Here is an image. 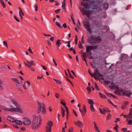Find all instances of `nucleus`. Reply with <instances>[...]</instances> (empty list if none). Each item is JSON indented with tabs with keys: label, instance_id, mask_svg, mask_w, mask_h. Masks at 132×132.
I'll use <instances>...</instances> for the list:
<instances>
[{
	"label": "nucleus",
	"instance_id": "1",
	"mask_svg": "<svg viewBox=\"0 0 132 132\" xmlns=\"http://www.w3.org/2000/svg\"><path fill=\"white\" fill-rule=\"evenodd\" d=\"M83 2H81V5L83 6L85 9H87L89 8V6L91 5H92V9L97 10V6L94 4V5H92L93 4V3H95L94 1L93 0H82Z\"/></svg>",
	"mask_w": 132,
	"mask_h": 132
},
{
	"label": "nucleus",
	"instance_id": "2",
	"mask_svg": "<svg viewBox=\"0 0 132 132\" xmlns=\"http://www.w3.org/2000/svg\"><path fill=\"white\" fill-rule=\"evenodd\" d=\"M102 39L100 36L96 37L93 36H90L88 38L87 42L92 46L94 45L97 43H100L99 41H101Z\"/></svg>",
	"mask_w": 132,
	"mask_h": 132
},
{
	"label": "nucleus",
	"instance_id": "3",
	"mask_svg": "<svg viewBox=\"0 0 132 132\" xmlns=\"http://www.w3.org/2000/svg\"><path fill=\"white\" fill-rule=\"evenodd\" d=\"M98 47L96 45L95 46H86V52L87 53V55L89 59H92L93 57L92 56V53L91 51L93 49H96Z\"/></svg>",
	"mask_w": 132,
	"mask_h": 132
},
{
	"label": "nucleus",
	"instance_id": "4",
	"mask_svg": "<svg viewBox=\"0 0 132 132\" xmlns=\"http://www.w3.org/2000/svg\"><path fill=\"white\" fill-rule=\"evenodd\" d=\"M38 106L37 112L38 113H39L41 111V109L42 107V109L41 111V113L43 114H45L46 113V111L45 108V105L43 103H40L38 102Z\"/></svg>",
	"mask_w": 132,
	"mask_h": 132
},
{
	"label": "nucleus",
	"instance_id": "5",
	"mask_svg": "<svg viewBox=\"0 0 132 132\" xmlns=\"http://www.w3.org/2000/svg\"><path fill=\"white\" fill-rule=\"evenodd\" d=\"M53 125V122L52 121L49 120L47 122V126L45 127L46 132H51Z\"/></svg>",
	"mask_w": 132,
	"mask_h": 132
},
{
	"label": "nucleus",
	"instance_id": "6",
	"mask_svg": "<svg viewBox=\"0 0 132 132\" xmlns=\"http://www.w3.org/2000/svg\"><path fill=\"white\" fill-rule=\"evenodd\" d=\"M27 63V67L30 69L32 71H35V69L31 66H35L36 64L34 63L33 60H31L30 61H26Z\"/></svg>",
	"mask_w": 132,
	"mask_h": 132
},
{
	"label": "nucleus",
	"instance_id": "7",
	"mask_svg": "<svg viewBox=\"0 0 132 132\" xmlns=\"http://www.w3.org/2000/svg\"><path fill=\"white\" fill-rule=\"evenodd\" d=\"M40 127L38 123L31 122V127L32 130H38Z\"/></svg>",
	"mask_w": 132,
	"mask_h": 132
},
{
	"label": "nucleus",
	"instance_id": "8",
	"mask_svg": "<svg viewBox=\"0 0 132 132\" xmlns=\"http://www.w3.org/2000/svg\"><path fill=\"white\" fill-rule=\"evenodd\" d=\"M84 27L86 28L87 30L90 33H91V29L90 27V25L89 22L87 21H84Z\"/></svg>",
	"mask_w": 132,
	"mask_h": 132
},
{
	"label": "nucleus",
	"instance_id": "9",
	"mask_svg": "<svg viewBox=\"0 0 132 132\" xmlns=\"http://www.w3.org/2000/svg\"><path fill=\"white\" fill-rule=\"evenodd\" d=\"M132 94L130 90H123L122 95V96H126L129 97Z\"/></svg>",
	"mask_w": 132,
	"mask_h": 132
},
{
	"label": "nucleus",
	"instance_id": "10",
	"mask_svg": "<svg viewBox=\"0 0 132 132\" xmlns=\"http://www.w3.org/2000/svg\"><path fill=\"white\" fill-rule=\"evenodd\" d=\"M82 11L84 12V15H87L88 17H90L89 15L92 12V11L90 10H85L84 8L82 9Z\"/></svg>",
	"mask_w": 132,
	"mask_h": 132
},
{
	"label": "nucleus",
	"instance_id": "11",
	"mask_svg": "<svg viewBox=\"0 0 132 132\" xmlns=\"http://www.w3.org/2000/svg\"><path fill=\"white\" fill-rule=\"evenodd\" d=\"M23 123L26 126H28L30 124L31 121L29 119L26 118H24Z\"/></svg>",
	"mask_w": 132,
	"mask_h": 132
},
{
	"label": "nucleus",
	"instance_id": "12",
	"mask_svg": "<svg viewBox=\"0 0 132 132\" xmlns=\"http://www.w3.org/2000/svg\"><path fill=\"white\" fill-rule=\"evenodd\" d=\"M81 55L82 60L85 62L86 65L87 66V63L86 60V59L87 58V56L86 55V53H82V54H81Z\"/></svg>",
	"mask_w": 132,
	"mask_h": 132
},
{
	"label": "nucleus",
	"instance_id": "13",
	"mask_svg": "<svg viewBox=\"0 0 132 132\" xmlns=\"http://www.w3.org/2000/svg\"><path fill=\"white\" fill-rule=\"evenodd\" d=\"M33 120L32 122L38 123V121L39 118L36 115H34L32 116Z\"/></svg>",
	"mask_w": 132,
	"mask_h": 132
},
{
	"label": "nucleus",
	"instance_id": "14",
	"mask_svg": "<svg viewBox=\"0 0 132 132\" xmlns=\"http://www.w3.org/2000/svg\"><path fill=\"white\" fill-rule=\"evenodd\" d=\"M12 112H17L20 113H23L22 111V110L19 108H13L12 109Z\"/></svg>",
	"mask_w": 132,
	"mask_h": 132
},
{
	"label": "nucleus",
	"instance_id": "15",
	"mask_svg": "<svg viewBox=\"0 0 132 132\" xmlns=\"http://www.w3.org/2000/svg\"><path fill=\"white\" fill-rule=\"evenodd\" d=\"M76 125L80 127H82L83 126V123L80 121L78 120L76 122H74Z\"/></svg>",
	"mask_w": 132,
	"mask_h": 132
},
{
	"label": "nucleus",
	"instance_id": "16",
	"mask_svg": "<svg viewBox=\"0 0 132 132\" xmlns=\"http://www.w3.org/2000/svg\"><path fill=\"white\" fill-rule=\"evenodd\" d=\"M123 89H118L116 90L114 92V93L118 95H121V92H122L123 91Z\"/></svg>",
	"mask_w": 132,
	"mask_h": 132
},
{
	"label": "nucleus",
	"instance_id": "17",
	"mask_svg": "<svg viewBox=\"0 0 132 132\" xmlns=\"http://www.w3.org/2000/svg\"><path fill=\"white\" fill-rule=\"evenodd\" d=\"M13 122H14L15 124L19 125H21L23 123V122L21 121L15 120L14 121H13Z\"/></svg>",
	"mask_w": 132,
	"mask_h": 132
},
{
	"label": "nucleus",
	"instance_id": "18",
	"mask_svg": "<svg viewBox=\"0 0 132 132\" xmlns=\"http://www.w3.org/2000/svg\"><path fill=\"white\" fill-rule=\"evenodd\" d=\"M93 123L94 125V128L95 129V131H97V132H100V131L98 129V127L97 126V125L96 122H94Z\"/></svg>",
	"mask_w": 132,
	"mask_h": 132
},
{
	"label": "nucleus",
	"instance_id": "19",
	"mask_svg": "<svg viewBox=\"0 0 132 132\" xmlns=\"http://www.w3.org/2000/svg\"><path fill=\"white\" fill-rule=\"evenodd\" d=\"M3 82L2 80L0 79V90H3L4 89V87L3 86Z\"/></svg>",
	"mask_w": 132,
	"mask_h": 132
},
{
	"label": "nucleus",
	"instance_id": "20",
	"mask_svg": "<svg viewBox=\"0 0 132 132\" xmlns=\"http://www.w3.org/2000/svg\"><path fill=\"white\" fill-rule=\"evenodd\" d=\"M61 41V40H59V39H58L56 42V45H57V46L59 47H60L61 43L60 42Z\"/></svg>",
	"mask_w": 132,
	"mask_h": 132
},
{
	"label": "nucleus",
	"instance_id": "21",
	"mask_svg": "<svg viewBox=\"0 0 132 132\" xmlns=\"http://www.w3.org/2000/svg\"><path fill=\"white\" fill-rule=\"evenodd\" d=\"M0 1L3 8H5L6 7V5L3 1V0H0Z\"/></svg>",
	"mask_w": 132,
	"mask_h": 132
},
{
	"label": "nucleus",
	"instance_id": "22",
	"mask_svg": "<svg viewBox=\"0 0 132 132\" xmlns=\"http://www.w3.org/2000/svg\"><path fill=\"white\" fill-rule=\"evenodd\" d=\"M12 108L11 109H9L8 108H6V107H5L4 108H3V109L6 111H11L12 112Z\"/></svg>",
	"mask_w": 132,
	"mask_h": 132
},
{
	"label": "nucleus",
	"instance_id": "23",
	"mask_svg": "<svg viewBox=\"0 0 132 132\" xmlns=\"http://www.w3.org/2000/svg\"><path fill=\"white\" fill-rule=\"evenodd\" d=\"M87 100L88 101V102L89 104L91 105L93 104L94 103H93V101L92 99L87 98Z\"/></svg>",
	"mask_w": 132,
	"mask_h": 132
},
{
	"label": "nucleus",
	"instance_id": "24",
	"mask_svg": "<svg viewBox=\"0 0 132 132\" xmlns=\"http://www.w3.org/2000/svg\"><path fill=\"white\" fill-rule=\"evenodd\" d=\"M99 94L100 95V96L102 98H104L105 99L106 98V97L105 95L102 94L101 93L99 92Z\"/></svg>",
	"mask_w": 132,
	"mask_h": 132
},
{
	"label": "nucleus",
	"instance_id": "25",
	"mask_svg": "<svg viewBox=\"0 0 132 132\" xmlns=\"http://www.w3.org/2000/svg\"><path fill=\"white\" fill-rule=\"evenodd\" d=\"M53 80L58 84L61 85L62 84V82L56 79L55 78H53Z\"/></svg>",
	"mask_w": 132,
	"mask_h": 132
},
{
	"label": "nucleus",
	"instance_id": "26",
	"mask_svg": "<svg viewBox=\"0 0 132 132\" xmlns=\"http://www.w3.org/2000/svg\"><path fill=\"white\" fill-rule=\"evenodd\" d=\"M2 132H12L11 130L10 129H3L1 130Z\"/></svg>",
	"mask_w": 132,
	"mask_h": 132
},
{
	"label": "nucleus",
	"instance_id": "27",
	"mask_svg": "<svg viewBox=\"0 0 132 132\" xmlns=\"http://www.w3.org/2000/svg\"><path fill=\"white\" fill-rule=\"evenodd\" d=\"M109 6V5L107 3L104 4V8L105 10H106L108 9Z\"/></svg>",
	"mask_w": 132,
	"mask_h": 132
},
{
	"label": "nucleus",
	"instance_id": "28",
	"mask_svg": "<svg viewBox=\"0 0 132 132\" xmlns=\"http://www.w3.org/2000/svg\"><path fill=\"white\" fill-rule=\"evenodd\" d=\"M121 130L123 132H130V131L127 130V128H124L121 129Z\"/></svg>",
	"mask_w": 132,
	"mask_h": 132
},
{
	"label": "nucleus",
	"instance_id": "29",
	"mask_svg": "<svg viewBox=\"0 0 132 132\" xmlns=\"http://www.w3.org/2000/svg\"><path fill=\"white\" fill-rule=\"evenodd\" d=\"M12 80L14 81L15 82L18 84H20L19 82L18 79L16 78H12Z\"/></svg>",
	"mask_w": 132,
	"mask_h": 132
},
{
	"label": "nucleus",
	"instance_id": "30",
	"mask_svg": "<svg viewBox=\"0 0 132 132\" xmlns=\"http://www.w3.org/2000/svg\"><path fill=\"white\" fill-rule=\"evenodd\" d=\"M93 104H91L90 105V108L91 109V111L92 112H94L95 111V109L94 108L93 106Z\"/></svg>",
	"mask_w": 132,
	"mask_h": 132
},
{
	"label": "nucleus",
	"instance_id": "31",
	"mask_svg": "<svg viewBox=\"0 0 132 132\" xmlns=\"http://www.w3.org/2000/svg\"><path fill=\"white\" fill-rule=\"evenodd\" d=\"M97 75L99 77H99V78L101 79V80H103L104 78H103V75L101 74L100 73H98L97 74Z\"/></svg>",
	"mask_w": 132,
	"mask_h": 132
},
{
	"label": "nucleus",
	"instance_id": "32",
	"mask_svg": "<svg viewBox=\"0 0 132 132\" xmlns=\"http://www.w3.org/2000/svg\"><path fill=\"white\" fill-rule=\"evenodd\" d=\"M7 120H8L9 121H10L11 122H13V121H14V120H15L14 119H11V118L10 117H7Z\"/></svg>",
	"mask_w": 132,
	"mask_h": 132
},
{
	"label": "nucleus",
	"instance_id": "33",
	"mask_svg": "<svg viewBox=\"0 0 132 132\" xmlns=\"http://www.w3.org/2000/svg\"><path fill=\"white\" fill-rule=\"evenodd\" d=\"M39 121L38 123L39 125L40 126V127L41 123H42V118L40 116V115H39Z\"/></svg>",
	"mask_w": 132,
	"mask_h": 132
},
{
	"label": "nucleus",
	"instance_id": "34",
	"mask_svg": "<svg viewBox=\"0 0 132 132\" xmlns=\"http://www.w3.org/2000/svg\"><path fill=\"white\" fill-rule=\"evenodd\" d=\"M34 3H35L34 7L35 8V10L36 11H37L38 10L37 4V3H36L35 2Z\"/></svg>",
	"mask_w": 132,
	"mask_h": 132
},
{
	"label": "nucleus",
	"instance_id": "35",
	"mask_svg": "<svg viewBox=\"0 0 132 132\" xmlns=\"http://www.w3.org/2000/svg\"><path fill=\"white\" fill-rule=\"evenodd\" d=\"M94 75L93 76V77L96 80H97V79H98L99 80V78H98V77L97 76V75L95 73H94Z\"/></svg>",
	"mask_w": 132,
	"mask_h": 132
},
{
	"label": "nucleus",
	"instance_id": "36",
	"mask_svg": "<svg viewBox=\"0 0 132 132\" xmlns=\"http://www.w3.org/2000/svg\"><path fill=\"white\" fill-rule=\"evenodd\" d=\"M78 46L79 48H81V49H82L83 48V46L80 43V41L79 43Z\"/></svg>",
	"mask_w": 132,
	"mask_h": 132
},
{
	"label": "nucleus",
	"instance_id": "37",
	"mask_svg": "<svg viewBox=\"0 0 132 132\" xmlns=\"http://www.w3.org/2000/svg\"><path fill=\"white\" fill-rule=\"evenodd\" d=\"M3 43L4 46H6L7 48H8L7 43L6 41H4L3 42Z\"/></svg>",
	"mask_w": 132,
	"mask_h": 132
},
{
	"label": "nucleus",
	"instance_id": "38",
	"mask_svg": "<svg viewBox=\"0 0 132 132\" xmlns=\"http://www.w3.org/2000/svg\"><path fill=\"white\" fill-rule=\"evenodd\" d=\"M132 114V109L131 108H130L129 109V112L128 115V117L129 118L131 116V114Z\"/></svg>",
	"mask_w": 132,
	"mask_h": 132
},
{
	"label": "nucleus",
	"instance_id": "39",
	"mask_svg": "<svg viewBox=\"0 0 132 132\" xmlns=\"http://www.w3.org/2000/svg\"><path fill=\"white\" fill-rule=\"evenodd\" d=\"M95 84V88L96 90H100L99 88L98 87L96 83V82H95L94 83Z\"/></svg>",
	"mask_w": 132,
	"mask_h": 132
},
{
	"label": "nucleus",
	"instance_id": "40",
	"mask_svg": "<svg viewBox=\"0 0 132 132\" xmlns=\"http://www.w3.org/2000/svg\"><path fill=\"white\" fill-rule=\"evenodd\" d=\"M111 115L110 113L107 116L106 119L107 120H109L110 118L111 117Z\"/></svg>",
	"mask_w": 132,
	"mask_h": 132
},
{
	"label": "nucleus",
	"instance_id": "41",
	"mask_svg": "<svg viewBox=\"0 0 132 132\" xmlns=\"http://www.w3.org/2000/svg\"><path fill=\"white\" fill-rule=\"evenodd\" d=\"M125 54L122 53L121 54V56L120 57V60H123V59L124 58V57L125 56Z\"/></svg>",
	"mask_w": 132,
	"mask_h": 132
},
{
	"label": "nucleus",
	"instance_id": "42",
	"mask_svg": "<svg viewBox=\"0 0 132 132\" xmlns=\"http://www.w3.org/2000/svg\"><path fill=\"white\" fill-rule=\"evenodd\" d=\"M56 24L60 28H61L62 27L61 26V25L59 24V23L57 22H56Z\"/></svg>",
	"mask_w": 132,
	"mask_h": 132
},
{
	"label": "nucleus",
	"instance_id": "43",
	"mask_svg": "<svg viewBox=\"0 0 132 132\" xmlns=\"http://www.w3.org/2000/svg\"><path fill=\"white\" fill-rule=\"evenodd\" d=\"M61 109L62 114L63 113H65V110L63 109L62 106H61Z\"/></svg>",
	"mask_w": 132,
	"mask_h": 132
},
{
	"label": "nucleus",
	"instance_id": "44",
	"mask_svg": "<svg viewBox=\"0 0 132 132\" xmlns=\"http://www.w3.org/2000/svg\"><path fill=\"white\" fill-rule=\"evenodd\" d=\"M99 109L100 111V112L101 114H105V113L103 111L102 109L101 108H99Z\"/></svg>",
	"mask_w": 132,
	"mask_h": 132
},
{
	"label": "nucleus",
	"instance_id": "45",
	"mask_svg": "<svg viewBox=\"0 0 132 132\" xmlns=\"http://www.w3.org/2000/svg\"><path fill=\"white\" fill-rule=\"evenodd\" d=\"M62 101H64L63 100H61V104L62 105H63V106L64 105H65L66 104L64 102H63Z\"/></svg>",
	"mask_w": 132,
	"mask_h": 132
},
{
	"label": "nucleus",
	"instance_id": "46",
	"mask_svg": "<svg viewBox=\"0 0 132 132\" xmlns=\"http://www.w3.org/2000/svg\"><path fill=\"white\" fill-rule=\"evenodd\" d=\"M78 37L77 35H75V44L76 45L77 44V43L78 42Z\"/></svg>",
	"mask_w": 132,
	"mask_h": 132
},
{
	"label": "nucleus",
	"instance_id": "47",
	"mask_svg": "<svg viewBox=\"0 0 132 132\" xmlns=\"http://www.w3.org/2000/svg\"><path fill=\"white\" fill-rule=\"evenodd\" d=\"M61 9H59L57 10H55L54 11V12L56 14H57L59 13Z\"/></svg>",
	"mask_w": 132,
	"mask_h": 132
},
{
	"label": "nucleus",
	"instance_id": "48",
	"mask_svg": "<svg viewBox=\"0 0 132 132\" xmlns=\"http://www.w3.org/2000/svg\"><path fill=\"white\" fill-rule=\"evenodd\" d=\"M83 108L85 112H86L87 111V109H86V107L85 105H83Z\"/></svg>",
	"mask_w": 132,
	"mask_h": 132
},
{
	"label": "nucleus",
	"instance_id": "49",
	"mask_svg": "<svg viewBox=\"0 0 132 132\" xmlns=\"http://www.w3.org/2000/svg\"><path fill=\"white\" fill-rule=\"evenodd\" d=\"M47 43L48 45L50 46H51L52 45V44L51 43V42L49 40H47Z\"/></svg>",
	"mask_w": 132,
	"mask_h": 132
},
{
	"label": "nucleus",
	"instance_id": "50",
	"mask_svg": "<svg viewBox=\"0 0 132 132\" xmlns=\"http://www.w3.org/2000/svg\"><path fill=\"white\" fill-rule=\"evenodd\" d=\"M111 4L112 5H113L114 4H116V1H115L114 0L113 1L110 2Z\"/></svg>",
	"mask_w": 132,
	"mask_h": 132
},
{
	"label": "nucleus",
	"instance_id": "51",
	"mask_svg": "<svg viewBox=\"0 0 132 132\" xmlns=\"http://www.w3.org/2000/svg\"><path fill=\"white\" fill-rule=\"evenodd\" d=\"M128 125H131L132 124V120H129L127 123Z\"/></svg>",
	"mask_w": 132,
	"mask_h": 132
},
{
	"label": "nucleus",
	"instance_id": "52",
	"mask_svg": "<svg viewBox=\"0 0 132 132\" xmlns=\"http://www.w3.org/2000/svg\"><path fill=\"white\" fill-rule=\"evenodd\" d=\"M73 129L72 127H70L68 130L69 132H73Z\"/></svg>",
	"mask_w": 132,
	"mask_h": 132
},
{
	"label": "nucleus",
	"instance_id": "53",
	"mask_svg": "<svg viewBox=\"0 0 132 132\" xmlns=\"http://www.w3.org/2000/svg\"><path fill=\"white\" fill-rule=\"evenodd\" d=\"M14 17L15 19L18 22H20V20H19L17 18L16 16L14 15Z\"/></svg>",
	"mask_w": 132,
	"mask_h": 132
},
{
	"label": "nucleus",
	"instance_id": "54",
	"mask_svg": "<svg viewBox=\"0 0 132 132\" xmlns=\"http://www.w3.org/2000/svg\"><path fill=\"white\" fill-rule=\"evenodd\" d=\"M106 94L108 96L111 97V96L112 94L106 92Z\"/></svg>",
	"mask_w": 132,
	"mask_h": 132
},
{
	"label": "nucleus",
	"instance_id": "55",
	"mask_svg": "<svg viewBox=\"0 0 132 132\" xmlns=\"http://www.w3.org/2000/svg\"><path fill=\"white\" fill-rule=\"evenodd\" d=\"M13 104L17 108H18V107L19 106V104L16 102H15V103H14V104Z\"/></svg>",
	"mask_w": 132,
	"mask_h": 132
},
{
	"label": "nucleus",
	"instance_id": "56",
	"mask_svg": "<svg viewBox=\"0 0 132 132\" xmlns=\"http://www.w3.org/2000/svg\"><path fill=\"white\" fill-rule=\"evenodd\" d=\"M120 120V119L119 118H116V120L114 121L115 122H117L118 121H119Z\"/></svg>",
	"mask_w": 132,
	"mask_h": 132
},
{
	"label": "nucleus",
	"instance_id": "57",
	"mask_svg": "<svg viewBox=\"0 0 132 132\" xmlns=\"http://www.w3.org/2000/svg\"><path fill=\"white\" fill-rule=\"evenodd\" d=\"M94 73H95L96 74V75H97V74L99 73L98 68H97L96 69L95 71V72H94Z\"/></svg>",
	"mask_w": 132,
	"mask_h": 132
},
{
	"label": "nucleus",
	"instance_id": "58",
	"mask_svg": "<svg viewBox=\"0 0 132 132\" xmlns=\"http://www.w3.org/2000/svg\"><path fill=\"white\" fill-rule=\"evenodd\" d=\"M73 14L72 13V14H71V18L72 20L73 21H73H75L74 19L73 18Z\"/></svg>",
	"mask_w": 132,
	"mask_h": 132
},
{
	"label": "nucleus",
	"instance_id": "59",
	"mask_svg": "<svg viewBox=\"0 0 132 132\" xmlns=\"http://www.w3.org/2000/svg\"><path fill=\"white\" fill-rule=\"evenodd\" d=\"M65 3H62V7L63 9H64V10H65Z\"/></svg>",
	"mask_w": 132,
	"mask_h": 132
},
{
	"label": "nucleus",
	"instance_id": "60",
	"mask_svg": "<svg viewBox=\"0 0 132 132\" xmlns=\"http://www.w3.org/2000/svg\"><path fill=\"white\" fill-rule=\"evenodd\" d=\"M55 96L57 98H58L59 97V95L58 93H56L55 94Z\"/></svg>",
	"mask_w": 132,
	"mask_h": 132
},
{
	"label": "nucleus",
	"instance_id": "61",
	"mask_svg": "<svg viewBox=\"0 0 132 132\" xmlns=\"http://www.w3.org/2000/svg\"><path fill=\"white\" fill-rule=\"evenodd\" d=\"M41 65L43 67V68L44 70H47V68L45 66H44V65H43L42 64Z\"/></svg>",
	"mask_w": 132,
	"mask_h": 132
},
{
	"label": "nucleus",
	"instance_id": "62",
	"mask_svg": "<svg viewBox=\"0 0 132 132\" xmlns=\"http://www.w3.org/2000/svg\"><path fill=\"white\" fill-rule=\"evenodd\" d=\"M118 127L119 126L117 124H116L115 127H114L113 128L115 130H116L118 129Z\"/></svg>",
	"mask_w": 132,
	"mask_h": 132
},
{
	"label": "nucleus",
	"instance_id": "63",
	"mask_svg": "<svg viewBox=\"0 0 132 132\" xmlns=\"http://www.w3.org/2000/svg\"><path fill=\"white\" fill-rule=\"evenodd\" d=\"M73 113L75 114V116L77 117L78 116L76 112L73 109Z\"/></svg>",
	"mask_w": 132,
	"mask_h": 132
},
{
	"label": "nucleus",
	"instance_id": "64",
	"mask_svg": "<svg viewBox=\"0 0 132 132\" xmlns=\"http://www.w3.org/2000/svg\"><path fill=\"white\" fill-rule=\"evenodd\" d=\"M110 82V81L105 80L104 81L105 84L106 85H108L109 84Z\"/></svg>",
	"mask_w": 132,
	"mask_h": 132
}]
</instances>
